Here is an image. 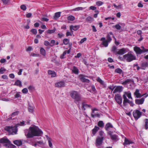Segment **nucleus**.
Returning <instances> with one entry per match:
<instances>
[{"label": "nucleus", "mask_w": 148, "mask_h": 148, "mask_svg": "<svg viewBox=\"0 0 148 148\" xmlns=\"http://www.w3.org/2000/svg\"><path fill=\"white\" fill-rule=\"evenodd\" d=\"M43 132L38 127L34 126L30 127L28 130L25 132V135L27 138H32L35 136H40Z\"/></svg>", "instance_id": "1"}, {"label": "nucleus", "mask_w": 148, "mask_h": 148, "mask_svg": "<svg viewBox=\"0 0 148 148\" xmlns=\"http://www.w3.org/2000/svg\"><path fill=\"white\" fill-rule=\"evenodd\" d=\"M70 95L71 97L74 99V102L76 103L81 101L82 100L80 95L77 91H72L70 92Z\"/></svg>", "instance_id": "2"}, {"label": "nucleus", "mask_w": 148, "mask_h": 148, "mask_svg": "<svg viewBox=\"0 0 148 148\" xmlns=\"http://www.w3.org/2000/svg\"><path fill=\"white\" fill-rule=\"evenodd\" d=\"M5 130L10 134L12 135L17 134L18 130L17 126L16 125L14 126H7L5 127Z\"/></svg>", "instance_id": "3"}, {"label": "nucleus", "mask_w": 148, "mask_h": 148, "mask_svg": "<svg viewBox=\"0 0 148 148\" xmlns=\"http://www.w3.org/2000/svg\"><path fill=\"white\" fill-rule=\"evenodd\" d=\"M123 59H126L127 62H130L136 59V56L130 52H128L127 54L123 56Z\"/></svg>", "instance_id": "4"}, {"label": "nucleus", "mask_w": 148, "mask_h": 148, "mask_svg": "<svg viewBox=\"0 0 148 148\" xmlns=\"http://www.w3.org/2000/svg\"><path fill=\"white\" fill-rule=\"evenodd\" d=\"M133 114L135 120H137L142 115V112L138 110H134L133 112Z\"/></svg>", "instance_id": "5"}, {"label": "nucleus", "mask_w": 148, "mask_h": 148, "mask_svg": "<svg viewBox=\"0 0 148 148\" xmlns=\"http://www.w3.org/2000/svg\"><path fill=\"white\" fill-rule=\"evenodd\" d=\"M114 99L116 102L119 105L122 103V99L120 94H116L115 95Z\"/></svg>", "instance_id": "6"}, {"label": "nucleus", "mask_w": 148, "mask_h": 148, "mask_svg": "<svg viewBox=\"0 0 148 148\" xmlns=\"http://www.w3.org/2000/svg\"><path fill=\"white\" fill-rule=\"evenodd\" d=\"M104 137H100L99 136H97L96 140L95 145L97 147L101 145L103 142Z\"/></svg>", "instance_id": "7"}, {"label": "nucleus", "mask_w": 148, "mask_h": 148, "mask_svg": "<svg viewBox=\"0 0 148 148\" xmlns=\"http://www.w3.org/2000/svg\"><path fill=\"white\" fill-rule=\"evenodd\" d=\"M123 88V87L122 86H117L113 91V93L114 94L117 92H120L122 91Z\"/></svg>", "instance_id": "8"}, {"label": "nucleus", "mask_w": 148, "mask_h": 148, "mask_svg": "<svg viewBox=\"0 0 148 148\" xmlns=\"http://www.w3.org/2000/svg\"><path fill=\"white\" fill-rule=\"evenodd\" d=\"M0 143L10 144V142L8 139L4 137L0 139Z\"/></svg>", "instance_id": "9"}, {"label": "nucleus", "mask_w": 148, "mask_h": 148, "mask_svg": "<svg viewBox=\"0 0 148 148\" xmlns=\"http://www.w3.org/2000/svg\"><path fill=\"white\" fill-rule=\"evenodd\" d=\"M134 50L137 54H140L142 53V50L139 47L137 46L134 47Z\"/></svg>", "instance_id": "10"}, {"label": "nucleus", "mask_w": 148, "mask_h": 148, "mask_svg": "<svg viewBox=\"0 0 148 148\" xmlns=\"http://www.w3.org/2000/svg\"><path fill=\"white\" fill-rule=\"evenodd\" d=\"M82 109L83 110H85L86 109L92 107L90 105L86 104L85 102H83L82 103Z\"/></svg>", "instance_id": "11"}, {"label": "nucleus", "mask_w": 148, "mask_h": 148, "mask_svg": "<svg viewBox=\"0 0 148 148\" xmlns=\"http://www.w3.org/2000/svg\"><path fill=\"white\" fill-rule=\"evenodd\" d=\"M80 27V26L79 25H71L70 26V29L71 31V32L72 33L73 32L72 30H73L74 31H76L77 29H78Z\"/></svg>", "instance_id": "12"}, {"label": "nucleus", "mask_w": 148, "mask_h": 148, "mask_svg": "<svg viewBox=\"0 0 148 148\" xmlns=\"http://www.w3.org/2000/svg\"><path fill=\"white\" fill-rule=\"evenodd\" d=\"M123 105L124 106H126L127 105V103H128L130 101L127 98L125 94H123Z\"/></svg>", "instance_id": "13"}, {"label": "nucleus", "mask_w": 148, "mask_h": 148, "mask_svg": "<svg viewBox=\"0 0 148 148\" xmlns=\"http://www.w3.org/2000/svg\"><path fill=\"white\" fill-rule=\"evenodd\" d=\"M126 50V49L125 48H123L119 49L118 51L116 53V55L117 54L122 55L125 53Z\"/></svg>", "instance_id": "14"}, {"label": "nucleus", "mask_w": 148, "mask_h": 148, "mask_svg": "<svg viewBox=\"0 0 148 148\" xmlns=\"http://www.w3.org/2000/svg\"><path fill=\"white\" fill-rule=\"evenodd\" d=\"M65 86V83L64 81H60L55 84V86L57 87H61Z\"/></svg>", "instance_id": "15"}, {"label": "nucleus", "mask_w": 148, "mask_h": 148, "mask_svg": "<svg viewBox=\"0 0 148 148\" xmlns=\"http://www.w3.org/2000/svg\"><path fill=\"white\" fill-rule=\"evenodd\" d=\"M71 49V48H70V49L68 50H66L64 51L63 53L62 54L60 55V58L61 59L65 58V57H64V56L67 53V54H69L70 53Z\"/></svg>", "instance_id": "16"}, {"label": "nucleus", "mask_w": 148, "mask_h": 148, "mask_svg": "<svg viewBox=\"0 0 148 148\" xmlns=\"http://www.w3.org/2000/svg\"><path fill=\"white\" fill-rule=\"evenodd\" d=\"M144 99L142 98L140 99H136L135 100V103L138 105L142 104L144 101Z\"/></svg>", "instance_id": "17"}, {"label": "nucleus", "mask_w": 148, "mask_h": 148, "mask_svg": "<svg viewBox=\"0 0 148 148\" xmlns=\"http://www.w3.org/2000/svg\"><path fill=\"white\" fill-rule=\"evenodd\" d=\"M99 129L100 128L99 127L96 126H95L94 128L92 130V133L93 134L92 136H94Z\"/></svg>", "instance_id": "18"}, {"label": "nucleus", "mask_w": 148, "mask_h": 148, "mask_svg": "<svg viewBox=\"0 0 148 148\" xmlns=\"http://www.w3.org/2000/svg\"><path fill=\"white\" fill-rule=\"evenodd\" d=\"M134 94L136 96V97L137 98H140L142 97L139 92V90L138 89H136V90Z\"/></svg>", "instance_id": "19"}, {"label": "nucleus", "mask_w": 148, "mask_h": 148, "mask_svg": "<svg viewBox=\"0 0 148 148\" xmlns=\"http://www.w3.org/2000/svg\"><path fill=\"white\" fill-rule=\"evenodd\" d=\"M80 77H81L80 78V79L82 81L84 82L89 83L90 81L89 79H86L83 77V75H79Z\"/></svg>", "instance_id": "20"}, {"label": "nucleus", "mask_w": 148, "mask_h": 148, "mask_svg": "<svg viewBox=\"0 0 148 148\" xmlns=\"http://www.w3.org/2000/svg\"><path fill=\"white\" fill-rule=\"evenodd\" d=\"M48 73L49 75H51V77H55L56 75V73L53 71L49 70Z\"/></svg>", "instance_id": "21"}, {"label": "nucleus", "mask_w": 148, "mask_h": 148, "mask_svg": "<svg viewBox=\"0 0 148 148\" xmlns=\"http://www.w3.org/2000/svg\"><path fill=\"white\" fill-rule=\"evenodd\" d=\"M113 127L112 125L110 123H107L105 127V129L107 131H108L109 128H112Z\"/></svg>", "instance_id": "22"}, {"label": "nucleus", "mask_w": 148, "mask_h": 148, "mask_svg": "<svg viewBox=\"0 0 148 148\" xmlns=\"http://www.w3.org/2000/svg\"><path fill=\"white\" fill-rule=\"evenodd\" d=\"M132 143V142L126 138H125L124 140V142L123 143V145H126L130 144Z\"/></svg>", "instance_id": "23"}, {"label": "nucleus", "mask_w": 148, "mask_h": 148, "mask_svg": "<svg viewBox=\"0 0 148 148\" xmlns=\"http://www.w3.org/2000/svg\"><path fill=\"white\" fill-rule=\"evenodd\" d=\"M72 71V72L75 74H79V70L78 68L75 66H73Z\"/></svg>", "instance_id": "24"}, {"label": "nucleus", "mask_w": 148, "mask_h": 148, "mask_svg": "<svg viewBox=\"0 0 148 148\" xmlns=\"http://www.w3.org/2000/svg\"><path fill=\"white\" fill-rule=\"evenodd\" d=\"M132 80L131 79H127V80L122 82L121 84L123 85H126L127 84H129L131 82Z\"/></svg>", "instance_id": "25"}, {"label": "nucleus", "mask_w": 148, "mask_h": 148, "mask_svg": "<svg viewBox=\"0 0 148 148\" xmlns=\"http://www.w3.org/2000/svg\"><path fill=\"white\" fill-rule=\"evenodd\" d=\"M14 85L21 87L22 85V82L19 80H17L15 82Z\"/></svg>", "instance_id": "26"}, {"label": "nucleus", "mask_w": 148, "mask_h": 148, "mask_svg": "<svg viewBox=\"0 0 148 148\" xmlns=\"http://www.w3.org/2000/svg\"><path fill=\"white\" fill-rule=\"evenodd\" d=\"M13 143L17 146H20L22 144V141L21 140H16L13 141Z\"/></svg>", "instance_id": "27"}, {"label": "nucleus", "mask_w": 148, "mask_h": 148, "mask_svg": "<svg viewBox=\"0 0 148 148\" xmlns=\"http://www.w3.org/2000/svg\"><path fill=\"white\" fill-rule=\"evenodd\" d=\"M34 106H32L30 105H29L28 107V110L29 112L33 113L34 111Z\"/></svg>", "instance_id": "28"}, {"label": "nucleus", "mask_w": 148, "mask_h": 148, "mask_svg": "<svg viewBox=\"0 0 148 148\" xmlns=\"http://www.w3.org/2000/svg\"><path fill=\"white\" fill-rule=\"evenodd\" d=\"M56 31V29L54 27L53 29L50 30L49 29L45 32L46 35L47 34H51L54 33Z\"/></svg>", "instance_id": "29"}, {"label": "nucleus", "mask_w": 148, "mask_h": 148, "mask_svg": "<svg viewBox=\"0 0 148 148\" xmlns=\"http://www.w3.org/2000/svg\"><path fill=\"white\" fill-rule=\"evenodd\" d=\"M40 54L43 56H45L46 54V51L42 47H41L40 49Z\"/></svg>", "instance_id": "30"}, {"label": "nucleus", "mask_w": 148, "mask_h": 148, "mask_svg": "<svg viewBox=\"0 0 148 148\" xmlns=\"http://www.w3.org/2000/svg\"><path fill=\"white\" fill-rule=\"evenodd\" d=\"M111 139L113 140H117L118 139V136L116 134H114L111 136L110 137Z\"/></svg>", "instance_id": "31"}, {"label": "nucleus", "mask_w": 148, "mask_h": 148, "mask_svg": "<svg viewBox=\"0 0 148 148\" xmlns=\"http://www.w3.org/2000/svg\"><path fill=\"white\" fill-rule=\"evenodd\" d=\"M115 72L120 74L123 73V72L122 70L120 68H117L114 71Z\"/></svg>", "instance_id": "32"}, {"label": "nucleus", "mask_w": 148, "mask_h": 148, "mask_svg": "<svg viewBox=\"0 0 148 148\" xmlns=\"http://www.w3.org/2000/svg\"><path fill=\"white\" fill-rule=\"evenodd\" d=\"M144 126L146 130L148 129V119H145Z\"/></svg>", "instance_id": "33"}, {"label": "nucleus", "mask_w": 148, "mask_h": 148, "mask_svg": "<svg viewBox=\"0 0 148 148\" xmlns=\"http://www.w3.org/2000/svg\"><path fill=\"white\" fill-rule=\"evenodd\" d=\"M97 125L99 127H102L104 126V123L103 121H100L98 122Z\"/></svg>", "instance_id": "34"}, {"label": "nucleus", "mask_w": 148, "mask_h": 148, "mask_svg": "<svg viewBox=\"0 0 148 148\" xmlns=\"http://www.w3.org/2000/svg\"><path fill=\"white\" fill-rule=\"evenodd\" d=\"M117 48L115 46H113L112 48L111 51L113 53H114L116 55V53L117 52L116 51Z\"/></svg>", "instance_id": "35"}, {"label": "nucleus", "mask_w": 148, "mask_h": 148, "mask_svg": "<svg viewBox=\"0 0 148 148\" xmlns=\"http://www.w3.org/2000/svg\"><path fill=\"white\" fill-rule=\"evenodd\" d=\"M110 42H108V41L106 40L105 41H103L102 42V44L105 47H107L108 46V43Z\"/></svg>", "instance_id": "36"}, {"label": "nucleus", "mask_w": 148, "mask_h": 148, "mask_svg": "<svg viewBox=\"0 0 148 148\" xmlns=\"http://www.w3.org/2000/svg\"><path fill=\"white\" fill-rule=\"evenodd\" d=\"M148 66V63L147 62H145L143 63L142 64V67L143 68V69H145V68Z\"/></svg>", "instance_id": "37"}, {"label": "nucleus", "mask_w": 148, "mask_h": 148, "mask_svg": "<svg viewBox=\"0 0 148 148\" xmlns=\"http://www.w3.org/2000/svg\"><path fill=\"white\" fill-rule=\"evenodd\" d=\"M69 40L67 38H64L63 39V42L65 45H67L69 42Z\"/></svg>", "instance_id": "38"}, {"label": "nucleus", "mask_w": 148, "mask_h": 148, "mask_svg": "<svg viewBox=\"0 0 148 148\" xmlns=\"http://www.w3.org/2000/svg\"><path fill=\"white\" fill-rule=\"evenodd\" d=\"M61 12H56L55 13V15L54 16V18H59L60 16Z\"/></svg>", "instance_id": "39"}, {"label": "nucleus", "mask_w": 148, "mask_h": 148, "mask_svg": "<svg viewBox=\"0 0 148 148\" xmlns=\"http://www.w3.org/2000/svg\"><path fill=\"white\" fill-rule=\"evenodd\" d=\"M75 19V18L74 16L72 15H70L67 17L68 20L71 21H73Z\"/></svg>", "instance_id": "40"}, {"label": "nucleus", "mask_w": 148, "mask_h": 148, "mask_svg": "<svg viewBox=\"0 0 148 148\" xmlns=\"http://www.w3.org/2000/svg\"><path fill=\"white\" fill-rule=\"evenodd\" d=\"M97 81L99 82L101 84L103 85L104 84V82L99 77H98L97 79Z\"/></svg>", "instance_id": "41"}, {"label": "nucleus", "mask_w": 148, "mask_h": 148, "mask_svg": "<svg viewBox=\"0 0 148 148\" xmlns=\"http://www.w3.org/2000/svg\"><path fill=\"white\" fill-rule=\"evenodd\" d=\"M126 96H127L129 99H132V98L131 96V94L130 92H125V94Z\"/></svg>", "instance_id": "42"}, {"label": "nucleus", "mask_w": 148, "mask_h": 148, "mask_svg": "<svg viewBox=\"0 0 148 148\" xmlns=\"http://www.w3.org/2000/svg\"><path fill=\"white\" fill-rule=\"evenodd\" d=\"M110 32L109 34H108L106 36L107 40L108 42H110L112 40L111 36H110Z\"/></svg>", "instance_id": "43"}, {"label": "nucleus", "mask_w": 148, "mask_h": 148, "mask_svg": "<svg viewBox=\"0 0 148 148\" xmlns=\"http://www.w3.org/2000/svg\"><path fill=\"white\" fill-rule=\"evenodd\" d=\"M95 111H94L93 110H92V113L91 114V116L92 118H94L95 117L97 116L99 117V114H93V113Z\"/></svg>", "instance_id": "44"}, {"label": "nucleus", "mask_w": 148, "mask_h": 148, "mask_svg": "<svg viewBox=\"0 0 148 148\" xmlns=\"http://www.w3.org/2000/svg\"><path fill=\"white\" fill-rule=\"evenodd\" d=\"M19 112L18 111L14 112L11 114V116L12 117H14L16 115H17L19 113Z\"/></svg>", "instance_id": "45"}, {"label": "nucleus", "mask_w": 148, "mask_h": 148, "mask_svg": "<svg viewBox=\"0 0 148 148\" xmlns=\"http://www.w3.org/2000/svg\"><path fill=\"white\" fill-rule=\"evenodd\" d=\"M83 8L82 7H78L73 9L72 10L74 11H78L79 10H82Z\"/></svg>", "instance_id": "46"}, {"label": "nucleus", "mask_w": 148, "mask_h": 148, "mask_svg": "<svg viewBox=\"0 0 148 148\" xmlns=\"http://www.w3.org/2000/svg\"><path fill=\"white\" fill-rule=\"evenodd\" d=\"M6 71V69L3 67H1L0 69V73L3 74Z\"/></svg>", "instance_id": "47"}, {"label": "nucleus", "mask_w": 148, "mask_h": 148, "mask_svg": "<svg viewBox=\"0 0 148 148\" xmlns=\"http://www.w3.org/2000/svg\"><path fill=\"white\" fill-rule=\"evenodd\" d=\"M30 31L34 35H36L37 33V30L36 29H32Z\"/></svg>", "instance_id": "48"}, {"label": "nucleus", "mask_w": 148, "mask_h": 148, "mask_svg": "<svg viewBox=\"0 0 148 148\" xmlns=\"http://www.w3.org/2000/svg\"><path fill=\"white\" fill-rule=\"evenodd\" d=\"M104 133L102 131H101L99 132V136L100 137H104Z\"/></svg>", "instance_id": "49"}, {"label": "nucleus", "mask_w": 148, "mask_h": 148, "mask_svg": "<svg viewBox=\"0 0 148 148\" xmlns=\"http://www.w3.org/2000/svg\"><path fill=\"white\" fill-rule=\"evenodd\" d=\"M113 5L115 8L118 9H121L122 8V5H119L117 6L114 3L113 4Z\"/></svg>", "instance_id": "50"}, {"label": "nucleus", "mask_w": 148, "mask_h": 148, "mask_svg": "<svg viewBox=\"0 0 148 148\" xmlns=\"http://www.w3.org/2000/svg\"><path fill=\"white\" fill-rule=\"evenodd\" d=\"M103 3L101 1H99L96 2V5L98 6H100L102 5Z\"/></svg>", "instance_id": "51"}, {"label": "nucleus", "mask_w": 148, "mask_h": 148, "mask_svg": "<svg viewBox=\"0 0 148 148\" xmlns=\"http://www.w3.org/2000/svg\"><path fill=\"white\" fill-rule=\"evenodd\" d=\"M56 41L54 40H51V43L50 44V46L52 47L54 45Z\"/></svg>", "instance_id": "52"}, {"label": "nucleus", "mask_w": 148, "mask_h": 148, "mask_svg": "<svg viewBox=\"0 0 148 148\" xmlns=\"http://www.w3.org/2000/svg\"><path fill=\"white\" fill-rule=\"evenodd\" d=\"M58 38H61L62 37H64V35L62 33H58Z\"/></svg>", "instance_id": "53"}, {"label": "nucleus", "mask_w": 148, "mask_h": 148, "mask_svg": "<svg viewBox=\"0 0 148 148\" xmlns=\"http://www.w3.org/2000/svg\"><path fill=\"white\" fill-rule=\"evenodd\" d=\"M20 8L23 10H25L26 9V7L25 5H22L21 6Z\"/></svg>", "instance_id": "54"}, {"label": "nucleus", "mask_w": 148, "mask_h": 148, "mask_svg": "<svg viewBox=\"0 0 148 148\" xmlns=\"http://www.w3.org/2000/svg\"><path fill=\"white\" fill-rule=\"evenodd\" d=\"M87 40V38H86L85 37L82 39H81L80 41V43L81 44L83 43L85 41H86Z\"/></svg>", "instance_id": "55"}, {"label": "nucleus", "mask_w": 148, "mask_h": 148, "mask_svg": "<svg viewBox=\"0 0 148 148\" xmlns=\"http://www.w3.org/2000/svg\"><path fill=\"white\" fill-rule=\"evenodd\" d=\"M22 92L23 93H26L28 92V90L27 88H24L22 90Z\"/></svg>", "instance_id": "56"}, {"label": "nucleus", "mask_w": 148, "mask_h": 148, "mask_svg": "<svg viewBox=\"0 0 148 148\" xmlns=\"http://www.w3.org/2000/svg\"><path fill=\"white\" fill-rule=\"evenodd\" d=\"M115 27L117 29L119 30L121 29V27L119 24H116L115 25Z\"/></svg>", "instance_id": "57"}, {"label": "nucleus", "mask_w": 148, "mask_h": 148, "mask_svg": "<svg viewBox=\"0 0 148 148\" xmlns=\"http://www.w3.org/2000/svg\"><path fill=\"white\" fill-rule=\"evenodd\" d=\"M142 48L143 49L142 50V53H145L146 52L148 51V49H145L143 47H142Z\"/></svg>", "instance_id": "58"}, {"label": "nucleus", "mask_w": 148, "mask_h": 148, "mask_svg": "<svg viewBox=\"0 0 148 148\" xmlns=\"http://www.w3.org/2000/svg\"><path fill=\"white\" fill-rule=\"evenodd\" d=\"M1 1L5 4H7L9 2V0H1Z\"/></svg>", "instance_id": "59"}, {"label": "nucleus", "mask_w": 148, "mask_h": 148, "mask_svg": "<svg viewBox=\"0 0 148 148\" xmlns=\"http://www.w3.org/2000/svg\"><path fill=\"white\" fill-rule=\"evenodd\" d=\"M96 8H97L96 7H95V6H90L89 7V9L90 10H96Z\"/></svg>", "instance_id": "60"}, {"label": "nucleus", "mask_w": 148, "mask_h": 148, "mask_svg": "<svg viewBox=\"0 0 148 148\" xmlns=\"http://www.w3.org/2000/svg\"><path fill=\"white\" fill-rule=\"evenodd\" d=\"M44 45L45 46H48L50 45V43H49V42L47 41H45L44 42Z\"/></svg>", "instance_id": "61"}, {"label": "nucleus", "mask_w": 148, "mask_h": 148, "mask_svg": "<svg viewBox=\"0 0 148 148\" xmlns=\"http://www.w3.org/2000/svg\"><path fill=\"white\" fill-rule=\"evenodd\" d=\"M91 88L93 91L95 92L96 91V90L95 86L94 85H92L91 86Z\"/></svg>", "instance_id": "62"}, {"label": "nucleus", "mask_w": 148, "mask_h": 148, "mask_svg": "<svg viewBox=\"0 0 148 148\" xmlns=\"http://www.w3.org/2000/svg\"><path fill=\"white\" fill-rule=\"evenodd\" d=\"M108 61L110 62L111 63L114 62L113 59L111 58H108Z\"/></svg>", "instance_id": "63"}, {"label": "nucleus", "mask_w": 148, "mask_h": 148, "mask_svg": "<svg viewBox=\"0 0 148 148\" xmlns=\"http://www.w3.org/2000/svg\"><path fill=\"white\" fill-rule=\"evenodd\" d=\"M66 36H72V34L71 32H67L66 33Z\"/></svg>", "instance_id": "64"}]
</instances>
